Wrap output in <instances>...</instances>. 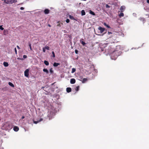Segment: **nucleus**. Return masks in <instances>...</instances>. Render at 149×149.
I'll use <instances>...</instances> for the list:
<instances>
[{
	"label": "nucleus",
	"mask_w": 149,
	"mask_h": 149,
	"mask_svg": "<svg viewBox=\"0 0 149 149\" xmlns=\"http://www.w3.org/2000/svg\"><path fill=\"white\" fill-rule=\"evenodd\" d=\"M124 16V14L123 13H120L119 14L120 17H123Z\"/></svg>",
	"instance_id": "26"
},
{
	"label": "nucleus",
	"mask_w": 149,
	"mask_h": 149,
	"mask_svg": "<svg viewBox=\"0 0 149 149\" xmlns=\"http://www.w3.org/2000/svg\"><path fill=\"white\" fill-rule=\"evenodd\" d=\"M29 48H30V49L31 50H32V48H31V44L30 43H29Z\"/></svg>",
	"instance_id": "29"
},
{
	"label": "nucleus",
	"mask_w": 149,
	"mask_h": 149,
	"mask_svg": "<svg viewBox=\"0 0 149 149\" xmlns=\"http://www.w3.org/2000/svg\"><path fill=\"white\" fill-rule=\"evenodd\" d=\"M79 86H78L76 87L75 89L77 91H78L79 90Z\"/></svg>",
	"instance_id": "21"
},
{
	"label": "nucleus",
	"mask_w": 149,
	"mask_h": 149,
	"mask_svg": "<svg viewBox=\"0 0 149 149\" xmlns=\"http://www.w3.org/2000/svg\"><path fill=\"white\" fill-rule=\"evenodd\" d=\"M15 49V53L16 54H17V49H16V48H15L14 49Z\"/></svg>",
	"instance_id": "34"
},
{
	"label": "nucleus",
	"mask_w": 149,
	"mask_h": 149,
	"mask_svg": "<svg viewBox=\"0 0 149 149\" xmlns=\"http://www.w3.org/2000/svg\"><path fill=\"white\" fill-rule=\"evenodd\" d=\"M125 9V7L124 6H121V7L120 8V9L121 12H122L123 11V10Z\"/></svg>",
	"instance_id": "11"
},
{
	"label": "nucleus",
	"mask_w": 149,
	"mask_h": 149,
	"mask_svg": "<svg viewBox=\"0 0 149 149\" xmlns=\"http://www.w3.org/2000/svg\"><path fill=\"white\" fill-rule=\"evenodd\" d=\"M8 84L10 86L12 87H14V85L12 83L10 82H9L8 83Z\"/></svg>",
	"instance_id": "18"
},
{
	"label": "nucleus",
	"mask_w": 149,
	"mask_h": 149,
	"mask_svg": "<svg viewBox=\"0 0 149 149\" xmlns=\"http://www.w3.org/2000/svg\"><path fill=\"white\" fill-rule=\"evenodd\" d=\"M17 2V0H7L6 3L8 4H12Z\"/></svg>",
	"instance_id": "2"
},
{
	"label": "nucleus",
	"mask_w": 149,
	"mask_h": 149,
	"mask_svg": "<svg viewBox=\"0 0 149 149\" xmlns=\"http://www.w3.org/2000/svg\"><path fill=\"white\" fill-rule=\"evenodd\" d=\"M0 29L3 30H4V28L2 27V25L0 26Z\"/></svg>",
	"instance_id": "27"
},
{
	"label": "nucleus",
	"mask_w": 149,
	"mask_h": 149,
	"mask_svg": "<svg viewBox=\"0 0 149 149\" xmlns=\"http://www.w3.org/2000/svg\"><path fill=\"white\" fill-rule=\"evenodd\" d=\"M3 65L5 67H7L8 65V64L7 62H4L3 63Z\"/></svg>",
	"instance_id": "12"
},
{
	"label": "nucleus",
	"mask_w": 149,
	"mask_h": 149,
	"mask_svg": "<svg viewBox=\"0 0 149 149\" xmlns=\"http://www.w3.org/2000/svg\"><path fill=\"white\" fill-rule=\"evenodd\" d=\"M14 130L16 132H17L19 130V127L17 126H15L13 127Z\"/></svg>",
	"instance_id": "8"
},
{
	"label": "nucleus",
	"mask_w": 149,
	"mask_h": 149,
	"mask_svg": "<svg viewBox=\"0 0 149 149\" xmlns=\"http://www.w3.org/2000/svg\"><path fill=\"white\" fill-rule=\"evenodd\" d=\"M71 91V88H66V91L68 93H69Z\"/></svg>",
	"instance_id": "9"
},
{
	"label": "nucleus",
	"mask_w": 149,
	"mask_h": 149,
	"mask_svg": "<svg viewBox=\"0 0 149 149\" xmlns=\"http://www.w3.org/2000/svg\"><path fill=\"white\" fill-rule=\"evenodd\" d=\"M108 33H111V32H108Z\"/></svg>",
	"instance_id": "45"
},
{
	"label": "nucleus",
	"mask_w": 149,
	"mask_h": 149,
	"mask_svg": "<svg viewBox=\"0 0 149 149\" xmlns=\"http://www.w3.org/2000/svg\"><path fill=\"white\" fill-rule=\"evenodd\" d=\"M147 0V3H149V0Z\"/></svg>",
	"instance_id": "42"
},
{
	"label": "nucleus",
	"mask_w": 149,
	"mask_h": 149,
	"mask_svg": "<svg viewBox=\"0 0 149 149\" xmlns=\"http://www.w3.org/2000/svg\"><path fill=\"white\" fill-rule=\"evenodd\" d=\"M2 1H4V3H6V1H7V0H1Z\"/></svg>",
	"instance_id": "40"
},
{
	"label": "nucleus",
	"mask_w": 149,
	"mask_h": 149,
	"mask_svg": "<svg viewBox=\"0 0 149 149\" xmlns=\"http://www.w3.org/2000/svg\"><path fill=\"white\" fill-rule=\"evenodd\" d=\"M52 54H53V57L54 58L55 57V53L53 51L52 52Z\"/></svg>",
	"instance_id": "30"
},
{
	"label": "nucleus",
	"mask_w": 149,
	"mask_h": 149,
	"mask_svg": "<svg viewBox=\"0 0 149 149\" xmlns=\"http://www.w3.org/2000/svg\"><path fill=\"white\" fill-rule=\"evenodd\" d=\"M20 9L21 10H24V8H23V7H21L20 8Z\"/></svg>",
	"instance_id": "39"
},
{
	"label": "nucleus",
	"mask_w": 149,
	"mask_h": 149,
	"mask_svg": "<svg viewBox=\"0 0 149 149\" xmlns=\"http://www.w3.org/2000/svg\"><path fill=\"white\" fill-rule=\"evenodd\" d=\"M43 71L45 72H46L47 74L49 73V71L47 69L44 68L43 69Z\"/></svg>",
	"instance_id": "15"
},
{
	"label": "nucleus",
	"mask_w": 149,
	"mask_h": 149,
	"mask_svg": "<svg viewBox=\"0 0 149 149\" xmlns=\"http://www.w3.org/2000/svg\"><path fill=\"white\" fill-rule=\"evenodd\" d=\"M53 116L54 114L52 112H48L47 116L49 118V119L51 118Z\"/></svg>",
	"instance_id": "3"
},
{
	"label": "nucleus",
	"mask_w": 149,
	"mask_h": 149,
	"mask_svg": "<svg viewBox=\"0 0 149 149\" xmlns=\"http://www.w3.org/2000/svg\"><path fill=\"white\" fill-rule=\"evenodd\" d=\"M45 49H47L48 50H49L50 49L49 47L48 46H46L45 47Z\"/></svg>",
	"instance_id": "24"
},
{
	"label": "nucleus",
	"mask_w": 149,
	"mask_h": 149,
	"mask_svg": "<svg viewBox=\"0 0 149 149\" xmlns=\"http://www.w3.org/2000/svg\"><path fill=\"white\" fill-rule=\"evenodd\" d=\"M66 22L67 23H68L69 22L70 20H69V19H67L66 20Z\"/></svg>",
	"instance_id": "32"
},
{
	"label": "nucleus",
	"mask_w": 149,
	"mask_h": 149,
	"mask_svg": "<svg viewBox=\"0 0 149 149\" xmlns=\"http://www.w3.org/2000/svg\"><path fill=\"white\" fill-rule=\"evenodd\" d=\"M29 70L28 69H26L24 71V75L25 77H28L29 75Z\"/></svg>",
	"instance_id": "4"
},
{
	"label": "nucleus",
	"mask_w": 149,
	"mask_h": 149,
	"mask_svg": "<svg viewBox=\"0 0 149 149\" xmlns=\"http://www.w3.org/2000/svg\"><path fill=\"white\" fill-rule=\"evenodd\" d=\"M42 120L43 119L42 118H41L40 119V120H38L37 121H34V120H33V123L35 124H36L37 123H38L40 122L41 121H42Z\"/></svg>",
	"instance_id": "7"
},
{
	"label": "nucleus",
	"mask_w": 149,
	"mask_h": 149,
	"mask_svg": "<svg viewBox=\"0 0 149 149\" xmlns=\"http://www.w3.org/2000/svg\"><path fill=\"white\" fill-rule=\"evenodd\" d=\"M48 26H49V27H51V26L50 24H48Z\"/></svg>",
	"instance_id": "44"
},
{
	"label": "nucleus",
	"mask_w": 149,
	"mask_h": 149,
	"mask_svg": "<svg viewBox=\"0 0 149 149\" xmlns=\"http://www.w3.org/2000/svg\"><path fill=\"white\" fill-rule=\"evenodd\" d=\"M50 72L51 73V74H52L53 73V70H52V68H51L50 70Z\"/></svg>",
	"instance_id": "28"
},
{
	"label": "nucleus",
	"mask_w": 149,
	"mask_h": 149,
	"mask_svg": "<svg viewBox=\"0 0 149 149\" xmlns=\"http://www.w3.org/2000/svg\"><path fill=\"white\" fill-rule=\"evenodd\" d=\"M44 63L45 65H49V62L47 61H44Z\"/></svg>",
	"instance_id": "17"
},
{
	"label": "nucleus",
	"mask_w": 149,
	"mask_h": 149,
	"mask_svg": "<svg viewBox=\"0 0 149 149\" xmlns=\"http://www.w3.org/2000/svg\"><path fill=\"white\" fill-rule=\"evenodd\" d=\"M17 48L18 49H20V48L19 47V46L18 45H17Z\"/></svg>",
	"instance_id": "41"
},
{
	"label": "nucleus",
	"mask_w": 149,
	"mask_h": 149,
	"mask_svg": "<svg viewBox=\"0 0 149 149\" xmlns=\"http://www.w3.org/2000/svg\"><path fill=\"white\" fill-rule=\"evenodd\" d=\"M81 15L83 16L85 15V12L84 10H82L81 11Z\"/></svg>",
	"instance_id": "16"
},
{
	"label": "nucleus",
	"mask_w": 149,
	"mask_h": 149,
	"mask_svg": "<svg viewBox=\"0 0 149 149\" xmlns=\"http://www.w3.org/2000/svg\"><path fill=\"white\" fill-rule=\"evenodd\" d=\"M90 13L91 14H92V15H95V13L94 12L92 11H90Z\"/></svg>",
	"instance_id": "25"
},
{
	"label": "nucleus",
	"mask_w": 149,
	"mask_h": 149,
	"mask_svg": "<svg viewBox=\"0 0 149 149\" xmlns=\"http://www.w3.org/2000/svg\"><path fill=\"white\" fill-rule=\"evenodd\" d=\"M98 29V30H100V33H102L104 31H105L104 33H106L107 32V30L104 28H103L101 27H99Z\"/></svg>",
	"instance_id": "1"
},
{
	"label": "nucleus",
	"mask_w": 149,
	"mask_h": 149,
	"mask_svg": "<svg viewBox=\"0 0 149 149\" xmlns=\"http://www.w3.org/2000/svg\"><path fill=\"white\" fill-rule=\"evenodd\" d=\"M8 34V31L7 30H4L3 31V34L6 35Z\"/></svg>",
	"instance_id": "14"
},
{
	"label": "nucleus",
	"mask_w": 149,
	"mask_h": 149,
	"mask_svg": "<svg viewBox=\"0 0 149 149\" xmlns=\"http://www.w3.org/2000/svg\"><path fill=\"white\" fill-rule=\"evenodd\" d=\"M75 80L74 78L71 79L70 80V82L71 84H74L75 82Z\"/></svg>",
	"instance_id": "5"
},
{
	"label": "nucleus",
	"mask_w": 149,
	"mask_h": 149,
	"mask_svg": "<svg viewBox=\"0 0 149 149\" xmlns=\"http://www.w3.org/2000/svg\"><path fill=\"white\" fill-rule=\"evenodd\" d=\"M141 20H142L143 22H144L145 21V19L144 18H141Z\"/></svg>",
	"instance_id": "33"
},
{
	"label": "nucleus",
	"mask_w": 149,
	"mask_h": 149,
	"mask_svg": "<svg viewBox=\"0 0 149 149\" xmlns=\"http://www.w3.org/2000/svg\"><path fill=\"white\" fill-rule=\"evenodd\" d=\"M60 65V63H56L55 62L54 63L53 66L54 67H56L58 65Z\"/></svg>",
	"instance_id": "10"
},
{
	"label": "nucleus",
	"mask_w": 149,
	"mask_h": 149,
	"mask_svg": "<svg viewBox=\"0 0 149 149\" xmlns=\"http://www.w3.org/2000/svg\"><path fill=\"white\" fill-rule=\"evenodd\" d=\"M23 57L24 58H26L27 56L26 55H24L23 56Z\"/></svg>",
	"instance_id": "38"
},
{
	"label": "nucleus",
	"mask_w": 149,
	"mask_h": 149,
	"mask_svg": "<svg viewBox=\"0 0 149 149\" xmlns=\"http://www.w3.org/2000/svg\"><path fill=\"white\" fill-rule=\"evenodd\" d=\"M69 17L71 19H74V18L73 17V16H72L71 15H69Z\"/></svg>",
	"instance_id": "22"
},
{
	"label": "nucleus",
	"mask_w": 149,
	"mask_h": 149,
	"mask_svg": "<svg viewBox=\"0 0 149 149\" xmlns=\"http://www.w3.org/2000/svg\"><path fill=\"white\" fill-rule=\"evenodd\" d=\"M17 59H19V58H17Z\"/></svg>",
	"instance_id": "46"
},
{
	"label": "nucleus",
	"mask_w": 149,
	"mask_h": 149,
	"mask_svg": "<svg viewBox=\"0 0 149 149\" xmlns=\"http://www.w3.org/2000/svg\"><path fill=\"white\" fill-rule=\"evenodd\" d=\"M106 7L107 8H109L110 7V6L108 4H106Z\"/></svg>",
	"instance_id": "31"
},
{
	"label": "nucleus",
	"mask_w": 149,
	"mask_h": 149,
	"mask_svg": "<svg viewBox=\"0 0 149 149\" xmlns=\"http://www.w3.org/2000/svg\"><path fill=\"white\" fill-rule=\"evenodd\" d=\"M87 80V79L86 78H84L82 81V82L83 83H85L86 81Z\"/></svg>",
	"instance_id": "19"
},
{
	"label": "nucleus",
	"mask_w": 149,
	"mask_h": 149,
	"mask_svg": "<svg viewBox=\"0 0 149 149\" xmlns=\"http://www.w3.org/2000/svg\"><path fill=\"white\" fill-rule=\"evenodd\" d=\"M43 52H45V47H43Z\"/></svg>",
	"instance_id": "36"
},
{
	"label": "nucleus",
	"mask_w": 149,
	"mask_h": 149,
	"mask_svg": "<svg viewBox=\"0 0 149 149\" xmlns=\"http://www.w3.org/2000/svg\"><path fill=\"white\" fill-rule=\"evenodd\" d=\"M50 10L48 9H45L44 11V12L45 14H48L49 13Z\"/></svg>",
	"instance_id": "6"
},
{
	"label": "nucleus",
	"mask_w": 149,
	"mask_h": 149,
	"mask_svg": "<svg viewBox=\"0 0 149 149\" xmlns=\"http://www.w3.org/2000/svg\"><path fill=\"white\" fill-rule=\"evenodd\" d=\"M83 39L81 40H80V42L82 44V45L84 46L86 44V43L84 42L83 41Z\"/></svg>",
	"instance_id": "13"
},
{
	"label": "nucleus",
	"mask_w": 149,
	"mask_h": 149,
	"mask_svg": "<svg viewBox=\"0 0 149 149\" xmlns=\"http://www.w3.org/2000/svg\"><path fill=\"white\" fill-rule=\"evenodd\" d=\"M75 52L76 54H77L78 52V51L77 49H75Z\"/></svg>",
	"instance_id": "35"
},
{
	"label": "nucleus",
	"mask_w": 149,
	"mask_h": 149,
	"mask_svg": "<svg viewBox=\"0 0 149 149\" xmlns=\"http://www.w3.org/2000/svg\"><path fill=\"white\" fill-rule=\"evenodd\" d=\"M104 25L106 26H107V27L108 28H110V27L109 26V25H108L106 23H104Z\"/></svg>",
	"instance_id": "20"
},
{
	"label": "nucleus",
	"mask_w": 149,
	"mask_h": 149,
	"mask_svg": "<svg viewBox=\"0 0 149 149\" xmlns=\"http://www.w3.org/2000/svg\"><path fill=\"white\" fill-rule=\"evenodd\" d=\"M57 26H59V27L61 26V24L60 23H58V24L57 25Z\"/></svg>",
	"instance_id": "37"
},
{
	"label": "nucleus",
	"mask_w": 149,
	"mask_h": 149,
	"mask_svg": "<svg viewBox=\"0 0 149 149\" xmlns=\"http://www.w3.org/2000/svg\"><path fill=\"white\" fill-rule=\"evenodd\" d=\"M76 71V70L74 68H72V73H74Z\"/></svg>",
	"instance_id": "23"
},
{
	"label": "nucleus",
	"mask_w": 149,
	"mask_h": 149,
	"mask_svg": "<svg viewBox=\"0 0 149 149\" xmlns=\"http://www.w3.org/2000/svg\"><path fill=\"white\" fill-rule=\"evenodd\" d=\"M24 116H23L22 117V119H24Z\"/></svg>",
	"instance_id": "43"
}]
</instances>
